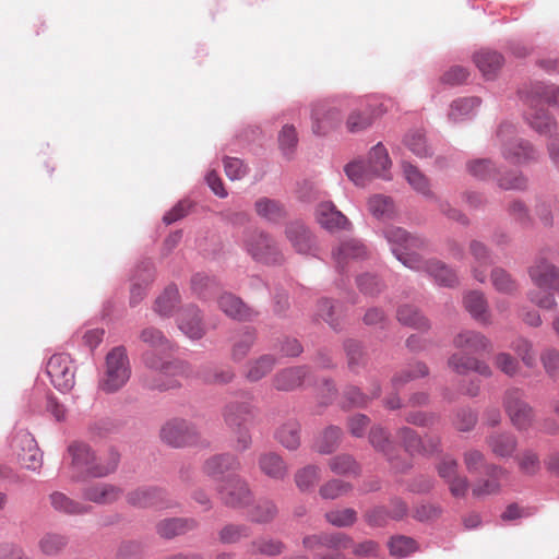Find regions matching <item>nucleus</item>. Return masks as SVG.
I'll list each match as a JSON object with an SVG mask.
<instances>
[{"label":"nucleus","instance_id":"c03bdc74","mask_svg":"<svg viewBox=\"0 0 559 559\" xmlns=\"http://www.w3.org/2000/svg\"><path fill=\"white\" fill-rule=\"evenodd\" d=\"M402 167L404 177L413 189L424 195H429L430 189L426 176L417 167L407 162H404Z\"/></svg>","mask_w":559,"mask_h":559},{"label":"nucleus","instance_id":"e433bc0d","mask_svg":"<svg viewBox=\"0 0 559 559\" xmlns=\"http://www.w3.org/2000/svg\"><path fill=\"white\" fill-rule=\"evenodd\" d=\"M218 307L227 316L243 320L250 317V310L233 294H223L218 299Z\"/></svg>","mask_w":559,"mask_h":559},{"label":"nucleus","instance_id":"5fc2aeb1","mask_svg":"<svg viewBox=\"0 0 559 559\" xmlns=\"http://www.w3.org/2000/svg\"><path fill=\"white\" fill-rule=\"evenodd\" d=\"M428 372H429L428 367L424 362H416V364L409 366L407 369L395 374L392 379V384H393L394 389H399L400 386L404 385L408 381L427 376Z\"/></svg>","mask_w":559,"mask_h":559},{"label":"nucleus","instance_id":"774afa93","mask_svg":"<svg viewBox=\"0 0 559 559\" xmlns=\"http://www.w3.org/2000/svg\"><path fill=\"white\" fill-rule=\"evenodd\" d=\"M326 521L338 527L353 525L356 521V512L353 509L333 510L325 514Z\"/></svg>","mask_w":559,"mask_h":559},{"label":"nucleus","instance_id":"f8f14e48","mask_svg":"<svg viewBox=\"0 0 559 559\" xmlns=\"http://www.w3.org/2000/svg\"><path fill=\"white\" fill-rule=\"evenodd\" d=\"M198 432L193 426L182 419H173L166 423L160 430V438L169 445L179 448L192 444Z\"/></svg>","mask_w":559,"mask_h":559},{"label":"nucleus","instance_id":"58836bf2","mask_svg":"<svg viewBox=\"0 0 559 559\" xmlns=\"http://www.w3.org/2000/svg\"><path fill=\"white\" fill-rule=\"evenodd\" d=\"M479 105L480 100L477 97L459 98L451 104L449 118L454 122L461 121L469 117Z\"/></svg>","mask_w":559,"mask_h":559},{"label":"nucleus","instance_id":"69168bd1","mask_svg":"<svg viewBox=\"0 0 559 559\" xmlns=\"http://www.w3.org/2000/svg\"><path fill=\"white\" fill-rule=\"evenodd\" d=\"M540 361L545 372L551 378L559 377V350L554 347L544 349L540 354Z\"/></svg>","mask_w":559,"mask_h":559},{"label":"nucleus","instance_id":"6e6d98bb","mask_svg":"<svg viewBox=\"0 0 559 559\" xmlns=\"http://www.w3.org/2000/svg\"><path fill=\"white\" fill-rule=\"evenodd\" d=\"M466 169L469 175L481 180L490 179L496 174V167L488 158L473 159L466 164Z\"/></svg>","mask_w":559,"mask_h":559},{"label":"nucleus","instance_id":"ea45409f","mask_svg":"<svg viewBox=\"0 0 559 559\" xmlns=\"http://www.w3.org/2000/svg\"><path fill=\"white\" fill-rule=\"evenodd\" d=\"M278 442L288 450H296L300 444V426L297 421L284 424L276 432Z\"/></svg>","mask_w":559,"mask_h":559},{"label":"nucleus","instance_id":"8fccbe9b","mask_svg":"<svg viewBox=\"0 0 559 559\" xmlns=\"http://www.w3.org/2000/svg\"><path fill=\"white\" fill-rule=\"evenodd\" d=\"M345 173L356 186L360 187L367 186L374 178L364 160L349 163L345 167Z\"/></svg>","mask_w":559,"mask_h":559},{"label":"nucleus","instance_id":"aec40b11","mask_svg":"<svg viewBox=\"0 0 559 559\" xmlns=\"http://www.w3.org/2000/svg\"><path fill=\"white\" fill-rule=\"evenodd\" d=\"M129 504L136 508H163L166 506L165 493L158 488H136L127 495Z\"/></svg>","mask_w":559,"mask_h":559},{"label":"nucleus","instance_id":"39448f33","mask_svg":"<svg viewBox=\"0 0 559 559\" xmlns=\"http://www.w3.org/2000/svg\"><path fill=\"white\" fill-rule=\"evenodd\" d=\"M130 373L126 349L121 346L115 347L106 356L105 373L99 388L107 393L116 392L127 383Z\"/></svg>","mask_w":559,"mask_h":559},{"label":"nucleus","instance_id":"603ef678","mask_svg":"<svg viewBox=\"0 0 559 559\" xmlns=\"http://www.w3.org/2000/svg\"><path fill=\"white\" fill-rule=\"evenodd\" d=\"M179 302V292L176 287L169 286L156 299L155 310L162 316H170Z\"/></svg>","mask_w":559,"mask_h":559},{"label":"nucleus","instance_id":"ddd939ff","mask_svg":"<svg viewBox=\"0 0 559 559\" xmlns=\"http://www.w3.org/2000/svg\"><path fill=\"white\" fill-rule=\"evenodd\" d=\"M528 275L537 288L552 290L559 295V269L551 262L539 259L530 269Z\"/></svg>","mask_w":559,"mask_h":559},{"label":"nucleus","instance_id":"72a5a7b5","mask_svg":"<svg viewBox=\"0 0 559 559\" xmlns=\"http://www.w3.org/2000/svg\"><path fill=\"white\" fill-rule=\"evenodd\" d=\"M252 418V407L247 402H233L226 406L225 420L229 427L240 428Z\"/></svg>","mask_w":559,"mask_h":559},{"label":"nucleus","instance_id":"7ed1b4c3","mask_svg":"<svg viewBox=\"0 0 559 559\" xmlns=\"http://www.w3.org/2000/svg\"><path fill=\"white\" fill-rule=\"evenodd\" d=\"M501 154L506 160L514 165H526L536 162L538 151L528 142L515 134V128L511 123H501L497 131Z\"/></svg>","mask_w":559,"mask_h":559},{"label":"nucleus","instance_id":"b1692460","mask_svg":"<svg viewBox=\"0 0 559 559\" xmlns=\"http://www.w3.org/2000/svg\"><path fill=\"white\" fill-rule=\"evenodd\" d=\"M469 253L474 259L472 273L476 281L484 283L486 281V269L491 262L490 252L485 243L473 240L469 243Z\"/></svg>","mask_w":559,"mask_h":559},{"label":"nucleus","instance_id":"f03ea898","mask_svg":"<svg viewBox=\"0 0 559 559\" xmlns=\"http://www.w3.org/2000/svg\"><path fill=\"white\" fill-rule=\"evenodd\" d=\"M146 367L157 372L156 377L148 384L152 389L160 391L175 389L181 385L182 380L192 374L191 366L183 360H165L153 352L143 355Z\"/></svg>","mask_w":559,"mask_h":559},{"label":"nucleus","instance_id":"bb28decb","mask_svg":"<svg viewBox=\"0 0 559 559\" xmlns=\"http://www.w3.org/2000/svg\"><path fill=\"white\" fill-rule=\"evenodd\" d=\"M474 61L484 76L491 79L503 66V57L488 49H483L474 56Z\"/></svg>","mask_w":559,"mask_h":559},{"label":"nucleus","instance_id":"6ab92c4d","mask_svg":"<svg viewBox=\"0 0 559 559\" xmlns=\"http://www.w3.org/2000/svg\"><path fill=\"white\" fill-rule=\"evenodd\" d=\"M448 366L459 374H466L469 371H476L484 377L491 376V369L486 362L465 353H455L451 355L448 360Z\"/></svg>","mask_w":559,"mask_h":559},{"label":"nucleus","instance_id":"f704fd0d","mask_svg":"<svg viewBox=\"0 0 559 559\" xmlns=\"http://www.w3.org/2000/svg\"><path fill=\"white\" fill-rule=\"evenodd\" d=\"M374 121L373 109L362 107L354 109L347 117L345 126L348 132L358 133L368 129Z\"/></svg>","mask_w":559,"mask_h":559},{"label":"nucleus","instance_id":"4d7b16f0","mask_svg":"<svg viewBox=\"0 0 559 559\" xmlns=\"http://www.w3.org/2000/svg\"><path fill=\"white\" fill-rule=\"evenodd\" d=\"M140 338L152 349H158L163 352L171 349L170 342L165 337V335L159 330L155 328H146L142 330Z\"/></svg>","mask_w":559,"mask_h":559},{"label":"nucleus","instance_id":"0eeeda50","mask_svg":"<svg viewBox=\"0 0 559 559\" xmlns=\"http://www.w3.org/2000/svg\"><path fill=\"white\" fill-rule=\"evenodd\" d=\"M71 456V475L75 479L85 477H105L110 468L92 466L96 454L86 443L75 441L68 448Z\"/></svg>","mask_w":559,"mask_h":559},{"label":"nucleus","instance_id":"c85d7f7f","mask_svg":"<svg viewBox=\"0 0 559 559\" xmlns=\"http://www.w3.org/2000/svg\"><path fill=\"white\" fill-rule=\"evenodd\" d=\"M464 306L475 320L485 324L491 322L487 300L483 293L469 292L466 294L464 297Z\"/></svg>","mask_w":559,"mask_h":559},{"label":"nucleus","instance_id":"2eb2a0df","mask_svg":"<svg viewBox=\"0 0 559 559\" xmlns=\"http://www.w3.org/2000/svg\"><path fill=\"white\" fill-rule=\"evenodd\" d=\"M316 216L318 223L329 231L344 230L350 226L347 217L332 202H321Z\"/></svg>","mask_w":559,"mask_h":559},{"label":"nucleus","instance_id":"4be33fe9","mask_svg":"<svg viewBox=\"0 0 559 559\" xmlns=\"http://www.w3.org/2000/svg\"><path fill=\"white\" fill-rule=\"evenodd\" d=\"M179 329L191 340H200L205 334V328L200 311L193 306L187 307L180 314Z\"/></svg>","mask_w":559,"mask_h":559},{"label":"nucleus","instance_id":"bf43d9fd","mask_svg":"<svg viewBox=\"0 0 559 559\" xmlns=\"http://www.w3.org/2000/svg\"><path fill=\"white\" fill-rule=\"evenodd\" d=\"M330 469L340 475L357 474L359 471L358 464L350 455H337L329 461Z\"/></svg>","mask_w":559,"mask_h":559},{"label":"nucleus","instance_id":"79ce46f5","mask_svg":"<svg viewBox=\"0 0 559 559\" xmlns=\"http://www.w3.org/2000/svg\"><path fill=\"white\" fill-rule=\"evenodd\" d=\"M68 545V537L57 533H46L38 542V547L45 556H57Z\"/></svg>","mask_w":559,"mask_h":559},{"label":"nucleus","instance_id":"4c0bfd02","mask_svg":"<svg viewBox=\"0 0 559 559\" xmlns=\"http://www.w3.org/2000/svg\"><path fill=\"white\" fill-rule=\"evenodd\" d=\"M275 359L271 355H263L250 360L247 365L246 378L250 381H259L272 371Z\"/></svg>","mask_w":559,"mask_h":559},{"label":"nucleus","instance_id":"412c9836","mask_svg":"<svg viewBox=\"0 0 559 559\" xmlns=\"http://www.w3.org/2000/svg\"><path fill=\"white\" fill-rule=\"evenodd\" d=\"M453 344L457 349L478 354L491 349L490 341L480 332L477 331H463L459 333Z\"/></svg>","mask_w":559,"mask_h":559},{"label":"nucleus","instance_id":"a18cd8bd","mask_svg":"<svg viewBox=\"0 0 559 559\" xmlns=\"http://www.w3.org/2000/svg\"><path fill=\"white\" fill-rule=\"evenodd\" d=\"M199 377L209 384H227L233 381L235 373L229 367H205Z\"/></svg>","mask_w":559,"mask_h":559},{"label":"nucleus","instance_id":"c9c22d12","mask_svg":"<svg viewBox=\"0 0 559 559\" xmlns=\"http://www.w3.org/2000/svg\"><path fill=\"white\" fill-rule=\"evenodd\" d=\"M491 452L500 457L511 456L518 447L516 438L511 433H496L488 438Z\"/></svg>","mask_w":559,"mask_h":559},{"label":"nucleus","instance_id":"dca6fc26","mask_svg":"<svg viewBox=\"0 0 559 559\" xmlns=\"http://www.w3.org/2000/svg\"><path fill=\"white\" fill-rule=\"evenodd\" d=\"M85 500L96 504H111L122 496V489L109 483H94L82 490Z\"/></svg>","mask_w":559,"mask_h":559},{"label":"nucleus","instance_id":"338daca9","mask_svg":"<svg viewBox=\"0 0 559 559\" xmlns=\"http://www.w3.org/2000/svg\"><path fill=\"white\" fill-rule=\"evenodd\" d=\"M389 548L392 556L403 558L412 554L416 546L414 539L405 536H397L390 540Z\"/></svg>","mask_w":559,"mask_h":559},{"label":"nucleus","instance_id":"3c124183","mask_svg":"<svg viewBox=\"0 0 559 559\" xmlns=\"http://www.w3.org/2000/svg\"><path fill=\"white\" fill-rule=\"evenodd\" d=\"M397 320L404 325H409L419 330L427 329L429 326L425 317L421 316L417 309L408 305L399 308Z\"/></svg>","mask_w":559,"mask_h":559},{"label":"nucleus","instance_id":"cd10ccee","mask_svg":"<svg viewBox=\"0 0 559 559\" xmlns=\"http://www.w3.org/2000/svg\"><path fill=\"white\" fill-rule=\"evenodd\" d=\"M50 502L55 510L70 515L86 514L92 510L91 506L76 501L59 491L50 495Z\"/></svg>","mask_w":559,"mask_h":559},{"label":"nucleus","instance_id":"2f4dec72","mask_svg":"<svg viewBox=\"0 0 559 559\" xmlns=\"http://www.w3.org/2000/svg\"><path fill=\"white\" fill-rule=\"evenodd\" d=\"M254 211L261 218L269 222H278L286 213L284 205L278 200L266 197L259 198L254 202Z\"/></svg>","mask_w":559,"mask_h":559},{"label":"nucleus","instance_id":"37998d69","mask_svg":"<svg viewBox=\"0 0 559 559\" xmlns=\"http://www.w3.org/2000/svg\"><path fill=\"white\" fill-rule=\"evenodd\" d=\"M491 283L497 292L506 295H513L519 289L516 281L502 267L491 271Z\"/></svg>","mask_w":559,"mask_h":559},{"label":"nucleus","instance_id":"20e7f679","mask_svg":"<svg viewBox=\"0 0 559 559\" xmlns=\"http://www.w3.org/2000/svg\"><path fill=\"white\" fill-rule=\"evenodd\" d=\"M558 93L559 90L554 85H537L534 88L530 100V109L526 112V120L540 134L550 133L555 127V121L545 110L544 105H556Z\"/></svg>","mask_w":559,"mask_h":559},{"label":"nucleus","instance_id":"f3484780","mask_svg":"<svg viewBox=\"0 0 559 559\" xmlns=\"http://www.w3.org/2000/svg\"><path fill=\"white\" fill-rule=\"evenodd\" d=\"M487 478L476 480L472 486V493L476 498L495 495L500 491V479L507 471L498 465H488L485 472Z\"/></svg>","mask_w":559,"mask_h":559},{"label":"nucleus","instance_id":"a878e982","mask_svg":"<svg viewBox=\"0 0 559 559\" xmlns=\"http://www.w3.org/2000/svg\"><path fill=\"white\" fill-rule=\"evenodd\" d=\"M286 237L300 253H307L312 248V236L300 222H294L286 227Z\"/></svg>","mask_w":559,"mask_h":559},{"label":"nucleus","instance_id":"e2e57ef3","mask_svg":"<svg viewBox=\"0 0 559 559\" xmlns=\"http://www.w3.org/2000/svg\"><path fill=\"white\" fill-rule=\"evenodd\" d=\"M283 544L275 539H258L250 545L251 554H261L265 556H276L283 551Z\"/></svg>","mask_w":559,"mask_h":559},{"label":"nucleus","instance_id":"09e8293b","mask_svg":"<svg viewBox=\"0 0 559 559\" xmlns=\"http://www.w3.org/2000/svg\"><path fill=\"white\" fill-rule=\"evenodd\" d=\"M342 431L337 427H329L317 439L314 443L316 450L321 454L333 452L340 442Z\"/></svg>","mask_w":559,"mask_h":559},{"label":"nucleus","instance_id":"de8ad7c7","mask_svg":"<svg viewBox=\"0 0 559 559\" xmlns=\"http://www.w3.org/2000/svg\"><path fill=\"white\" fill-rule=\"evenodd\" d=\"M255 340L254 332L250 329H245L240 332L231 348V359L234 361L242 360L249 353L251 346L253 345Z\"/></svg>","mask_w":559,"mask_h":559},{"label":"nucleus","instance_id":"49530a36","mask_svg":"<svg viewBox=\"0 0 559 559\" xmlns=\"http://www.w3.org/2000/svg\"><path fill=\"white\" fill-rule=\"evenodd\" d=\"M369 212L379 219L391 218L394 214V204L391 198L381 194L372 195L368 201Z\"/></svg>","mask_w":559,"mask_h":559},{"label":"nucleus","instance_id":"393cba45","mask_svg":"<svg viewBox=\"0 0 559 559\" xmlns=\"http://www.w3.org/2000/svg\"><path fill=\"white\" fill-rule=\"evenodd\" d=\"M258 463L260 471L270 478L284 479L288 474L286 463L275 452L262 453Z\"/></svg>","mask_w":559,"mask_h":559},{"label":"nucleus","instance_id":"1a4fd4ad","mask_svg":"<svg viewBox=\"0 0 559 559\" xmlns=\"http://www.w3.org/2000/svg\"><path fill=\"white\" fill-rule=\"evenodd\" d=\"M51 383L61 392L70 391L75 384V368L70 355H52L46 366Z\"/></svg>","mask_w":559,"mask_h":559},{"label":"nucleus","instance_id":"0e129e2a","mask_svg":"<svg viewBox=\"0 0 559 559\" xmlns=\"http://www.w3.org/2000/svg\"><path fill=\"white\" fill-rule=\"evenodd\" d=\"M555 292L545 288H537L527 294L530 301L543 309H554L557 306Z\"/></svg>","mask_w":559,"mask_h":559},{"label":"nucleus","instance_id":"9b49d317","mask_svg":"<svg viewBox=\"0 0 559 559\" xmlns=\"http://www.w3.org/2000/svg\"><path fill=\"white\" fill-rule=\"evenodd\" d=\"M217 493L226 506L242 507L251 500L248 484L238 476H230L216 486Z\"/></svg>","mask_w":559,"mask_h":559},{"label":"nucleus","instance_id":"f257e3e1","mask_svg":"<svg viewBox=\"0 0 559 559\" xmlns=\"http://www.w3.org/2000/svg\"><path fill=\"white\" fill-rule=\"evenodd\" d=\"M384 237L391 245L393 254L405 266L413 270H425L439 285L452 287L457 284L455 272L443 262L421 260L417 250L426 247L427 242L424 238L411 235L405 229L396 226L386 227Z\"/></svg>","mask_w":559,"mask_h":559},{"label":"nucleus","instance_id":"6e6552de","mask_svg":"<svg viewBox=\"0 0 559 559\" xmlns=\"http://www.w3.org/2000/svg\"><path fill=\"white\" fill-rule=\"evenodd\" d=\"M503 406L512 425L520 431L527 430L534 423V411L524 400V392L518 388L508 389Z\"/></svg>","mask_w":559,"mask_h":559},{"label":"nucleus","instance_id":"052dcab7","mask_svg":"<svg viewBox=\"0 0 559 559\" xmlns=\"http://www.w3.org/2000/svg\"><path fill=\"white\" fill-rule=\"evenodd\" d=\"M464 465L469 474L486 472V467L490 465L479 450L471 449L463 454Z\"/></svg>","mask_w":559,"mask_h":559},{"label":"nucleus","instance_id":"680f3d73","mask_svg":"<svg viewBox=\"0 0 559 559\" xmlns=\"http://www.w3.org/2000/svg\"><path fill=\"white\" fill-rule=\"evenodd\" d=\"M250 534V528L246 525L228 524L221 530L219 540L224 544H234L249 537Z\"/></svg>","mask_w":559,"mask_h":559},{"label":"nucleus","instance_id":"7c9ffc66","mask_svg":"<svg viewBox=\"0 0 559 559\" xmlns=\"http://www.w3.org/2000/svg\"><path fill=\"white\" fill-rule=\"evenodd\" d=\"M197 527L193 519H166L160 521L157 526V533L163 538H173Z\"/></svg>","mask_w":559,"mask_h":559},{"label":"nucleus","instance_id":"423d86ee","mask_svg":"<svg viewBox=\"0 0 559 559\" xmlns=\"http://www.w3.org/2000/svg\"><path fill=\"white\" fill-rule=\"evenodd\" d=\"M242 242L247 253L258 262L271 264L282 260L276 241L263 230L247 231Z\"/></svg>","mask_w":559,"mask_h":559},{"label":"nucleus","instance_id":"473e14b6","mask_svg":"<svg viewBox=\"0 0 559 559\" xmlns=\"http://www.w3.org/2000/svg\"><path fill=\"white\" fill-rule=\"evenodd\" d=\"M306 376L304 367L287 368L274 377V386L281 391H290L298 388Z\"/></svg>","mask_w":559,"mask_h":559},{"label":"nucleus","instance_id":"13d9d810","mask_svg":"<svg viewBox=\"0 0 559 559\" xmlns=\"http://www.w3.org/2000/svg\"><path fill=\"white\" fill-rule=\"evenodd\" d=\"M320 479V468L314 465H308L295 474V483L301 491L313 488Z\"/></svg>","mask_w":559,"mask_h":559},{"label":"nucleus","instance_id":"864d4df0","mask_svg":"<svg viewBox=\"0 0 559 559\" xmlns=\"http://www.w3.org/2000/svg\"><path fill=\"white\" fill-rule=\"evenodd\" d=\"M512 350L521 358L523 364L533 368L536 365V355L531 341L518 337L511 343Z\"/></svg>","mask_w":559,"mask_h":559},{"label":"nucleus","instance_id":"a211bd4d","mask_svg":"<svg viewBox=\"0 0 559 559\" xmlns=\"http://www.w3.org/2000/svg\"><path fill=\"white\" fill-rule=\"evenodd\" d=\"M239 465L237 457L231 454L214 455L205 461L203 472L218 485L226 480L223 477L225 473L237 469Z\"/></svg>","mask_w":559,"mask_h":559},{"label":"nucleus","instance_id":"a19ab883","mask_svg":"<svg viewBox=\"0 0 559 559\" xmlns=\"http://www.w3.org/2000/svg\"><path fill=\"white\" fill-rule=\"evenodd\" d=\"M397 437L403 442L405 450L409 453H420L421 451L432 452L438 447V442H436L430 449H426L416 431L408 427L401 428L397 431Z\"/></svg>","mask_w":559,"mask_h":559},{"label":"nucleus","instance_id":"4468645a","mask_svg":"<svg viewBox=\"0 0 559 559\" xmlns=\"http://www.w3.org/2000/svg\"><path fill=\"white\" fill-rule=\"evenodd\" d=\"M312 120L313 132L319 135H324L340 126L342 115L335 106L322 103L314 106Z\"/></svg>","mask_w":559,"mask_h":559},{"label":"nucleus","instance_id":"9d476101","mask_svg":"<svg viewBox=\"0 0 559 559\" xmlns=\"http://www.w3.org/2000/svg\"><path fill=\"white\" fill-rule=\"evenodd\" d=\"M17 455L19 463L31 471H37L43 465V455L35 439L27 432L17 433L11 444Z\"/></svg>","mask_w":559,"mask_h":559},{"label":"nucleus","instance_id":"5701e85b","mask_svg":"<svg viewBox=\"0 0 559 559\" xmlns=\"http://www.w3.org/2000/svg\"><path fill=\"white\" fill-rule=\"evenodd\" d=\"M366 164L373 177L390 178L388 174L392 163L382 143H378L370 150Z\"/></svg>","mask_w":559,"mask_h":559},{"label":"nucleus","instance_id":"c756f323","mask_svg":"<svg viewBox=\"0 0 559 559\" xmlns=\"http://www.w3.org/2000/svg\"><path fill=\"white\" fill-rule=\"evenodd\" d=\"M366 254L365 246L357 239L344 241L333 251V258L338 267H343L352 259H362Z\"/></svg>","mask_w":559,"mask_h":559}]
</instances>
